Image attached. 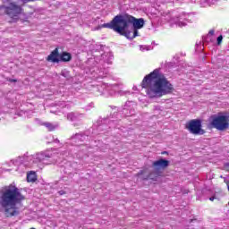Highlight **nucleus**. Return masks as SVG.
<instances>
[{"label": "nucleus", "mask_w": 229, "mask_h": 229, "mask_svg": "<svg viewBox=\"0 0 229 229\" xmlns=\"http://www.w3.org/2000/svg\"><path fill=\"white\" fill-rule=\"evenodd\" d=\"M55 142H59L58 140H55Z\"/></svg>", "instance_id": "obj_28"}, {"label": "nucleus", "mask_w": 229, "mask_h": 229, "mask_svg": "<svg viewBox=\"0 0 229 229\" xmlns=\"http://www.w3.org/2000/svg\"><path fill=\"white\" fill-rule=\"evenodd\" d=\"M169 166V161L167 159H158L153 163V167L156 171H164Z\"/></svg>", "instance_id": "obj_10"}, {"label": "nucleus", "mask_w": 229, "mask_h": 229, "mask_svg": "<svg viewBox=\"0 0 229 229\" xmlns=\"http://www.w3.org/2000/svg\"><path fill=\"white\" fill-rule=\"evenodd\" d=\"M63 76H65V74H64V72H62Z\"/></svg>", "instance_id": "obj_29"}, {"label": "nucleus", "mask_w": 229, "mask_h": 229, "mask_svg": "<svg viewBox=\"0 0 229 229\" xmlns=\"http://www.w3.org/2000/svg\"><path fill=\"white\" fill-rule=\"evenodd\" d=\"M112 124H114V122H111V123H110V126H112Z\"/></svg>", "instance_id": "obj_27"}, {"label": "nucleus", "mask_w": 229, "mask_h": 229, "mask_svg": "<svg viewBox=\"0 0 229 229\" xmlns=\"http://www.w3.org/2000/svg\"><path fill=\"white\" fill-rule=\"evenodd\" d=\"M210 124L219 131H225L229 128V114L219 113L211 116Z\"/></svg>", "instance_id": "obj_7"}, {"label": "nucleus", "mask_w": 229, "mask_h": 229, "mask_svg": "<svg viewBox=\"0 0 229 229\" xmlns=\"http://www.w3.org/2000/svg\"><path fill=\"white\" fill-rule=\"evenodd\" d=\"M145 21L142 18L137 19L131 15H117L109 23H104L102 28L114 30L116 33L130 38V30H141L144 28Z\"/></svg>", "instance_id": "obj_3"}, {"label": "nucleus", "mask_w": 229, "mask_h": 229, "mask_svg": "<svg viewBox=\"0 0 229 229\" xmlns=\"http://www.w3.org/2000/svg\"><path fill=\"white\" fill-rule=\"evenodd\" d=\"M214 33H215L214 30H209L208 35H210L212 37V36H214Z\"/></svg>", "instance_id": "obj_24"}, {"label": "nucleus", "mask_w": 229, "mask_h": 229, "mask_svg": "<svg viewBox=\"0 0 229 229\" xmlns=\"http://www.w3.org/2000/svg\"><path fill=\"white\" fill-rule=\"evenodd\" d=\"M84 139H85V135L75 134V136L72 137L71 140H72L73 146H76V144H78V142L83 141Z\"/></svg>", "instance_id": "obj_12"}, {"label": "nucleus", "mask_w": 229, "mask_h": 229, "mask_svg": "<svg viewBox=\"0 0 229 229\" xmlns=\"http://www.w3.org/2000/svg\"><path fill=\"white\" fill-rule=\"evenodd\" d=\"M115 89H117V85H108L106 83H102L98 87L100 96H106V94H109V96H114V94H115Z\"/></svg>", "instance_id": "obj_9"}, {"label": "nucleus", "mask_w": 229, "mask_h": 229, "mask_svg": "<svg viewBox=\"0 0 229 229\" xmlns=\"http://www.w3.org/2000/svg\"><path fill=\"white\" fill-rule=\"evenodd\" d=\"M21 4H24V3H30L31 1L35 0H20ZM4 5L0 6V11L2 13H6V15H9L11 19H14V21H17V18L21 13H22V7H21V4H18L17 0H4Z\"/></svg>", "instance_id": "obj_5"}, {"label": "nucleus", "mask_w": 229, "mask_h": 229, "mask_svg": "<svg viewBox=\"0 0 229 229\" xmlns=\"http://www.w3.org/2000/svg\"><path fill=\"white\" fill-rule=\"evenodd\" d=\"M187 130L193 135H203L205 131L201 129V120H191L186 124Z\"/></svg>", "instance_id": "obj_8"}, {"label": "nucleus", "mask_w": 229, "mask_h": 229, "mask_svg": "<svg viewBox=\"0 0 229 229\" xmlns=\"http://www.w3.org/2000/svg\"><path fill=\"white\" fill-rule=\"evenodd\" d=\"M59 151L61 153L60 156L63 157V158H64V157H67V155H72L71 152L68 153V152L63 151L62 149Z\"/></svg>", "instance_id": "obj_21"}, {"label": "nucleus", "mask_w": 229, "mask_h": 229, "mask_svg": "<svg viewBox=\"0 0 229 229\" xmlns=\"http://www.w3.org/2000/svg\"><path fill=\"white\" fill-rule=\"evenodd\" d=\"M81 116V114L78 113H69L67 115V119L68 121H78V119H80Z\"/></svg>", "instance_id": "obj_15"}, {"label": "nucleus", "mask_w": 229, "mask_h": 229, "mask_svg": "<svg viewBox=\"0 0 229 229\" xmlns=\"http://www.w3.org/2000/svg\"><path fill=\"white\" fill-rule=\"evenodd\" d=\"M171 24H175L178 28H184L191 22H194V14L185 12H176L170 20Z\"/></svg>", "instance_id": "obj_6"}, {"label": "nucleus", "mask_w": 229, "mask_h": 229, "mask_svg": "<svg viewBox=\"0 0 229 229\" xmlns=\"http://www.w3.org/2000/svg\"><path fill=\"white\" fill-rule=\"evenodd\" d=\"M106 56L107 59H105V62H106V64H112V60H114V55H112L111 53L102 55V58H106Z\"/></svg>", "instance_id": "obj_18"}, {"label": "nucleus", "mask_w": 229, "mask_h": 229, "mask_svg": "<svg viewBox=\"0 0 229 229\" xmlns=\"http://www.w3.org/2000/svg\"><path fill=\"white\" fill-rule=\"evenodd\" d=\"M43 126H46L48 131H55L56 128H58V123H51L49 122H45L42 123Z\"/></svg>", "instance_id": "obj_13"}, {"label": "nucleus", "mask_w": 229, "mask_h": 229, "mask_svg": "<svg viewBox=\"0 0 229 229\" xmlns=\"http://www.w3.org/2000/svg\"><path fill=\"white\" fill-rule=\"evenodd\" d=\"M216 42H217V46H221V42H223V36L220 35L217 38H216Z\"/></svg>", "instance_id": "obj_22"}, {"label": "nucleus", "mask_w": 229, "mask_h": 229, "mask_svg": "<svg viewBox=\"0 0 229 229\" xmlns=\"http://www.w3.org/2000/svg\"><path fill=\"white\" fill-rule=\"evenodd\" d=\"M48 62H53L54 64H56V62H59L58 59V48H55L48 56H47Z\"/></svg>", "instance_id": "obj_11"}, {"label": "nucleus", "mask_w": 229, "mask_h": 229, "mask_svg": "<svg viewBox=\"0 0 229 229\" xmlns=\"http://www.w3.org/2000/svg\"><path fill=\"white\" fill-rule=\"evenodd\" d=\"M54 156L55 153L47 149L33 155L19 157L13 160V164L17 167L15 171H19V169H22V167H38V169H44L46 165L55 164V160L52 159Z\"/></svg>", "instance_id": "obj_4"}, {"label": "nucleus", "mask_w": 229, "mask_h": 229, "mask_svg": "<svg viewBox=\"0 0 229 229\" xmlns=\"http://www.w3.org/2000/svg\"><path fill=\"white\" fill-rule=\"evenodd\" d=\"M209 199H210V201H214L215 198L214 197H210Z\"/></svg>", "instance_id": "obj_25"}, {"label": "nucleus", "mask_w": 229, "mask_h": 229, "mask_svg": "<svg viewBox=\"0 0 229 229\" xmlns=\"http://www.w3.org/2000/svg\"><path fill=\"white\" fill-rule=\"evenodd\" d=\"M24 201V197L19 191V188L11 184L0 189V212H4L6 217H15L21 214L18 205Z\"/></svg>", "instance_id": "obj_2"}, {"label": "nucleus", "mask_w": 229, "mask_h": 229, "mask_svg": "<svg viewBox=\"0 0 229 229\" xmlns=\"http://www.w3.org/2000/svg\"><path fill=\"white\" fill-rule=\"evenodd\" d=\"M139 29H130L129 33H130V38H135V37H139Z\"/></svg>", "instance_id": "obj_17"}, {"label": "nucleus", "mask_w": 229, "mask_h": 229, "mask_svg": "<svg viewBox=\"0 0 229 229\" xmlns=\"http://www.w3.org/2000/svg\"><path fill=\"white\" fill-rule=\"evenodd\" d=\"M75 151H79L78 155H79V158H81V151L82 153H85V151H87V149H89V148L86 145H79L77 147L74 148Z\"/></svg>", "instance_id": "obj_14"}, {"label": "nucleus", "mask_w": 229, "mask_h": 229, "mask_svg": "<svg viewBox=\"0 0 229 229\" xmlns=\"http://www.w3.org/2000/svg\"><path fill=\"white\" fill-rule=\"evenodd\" d=\"M130 105H133V102H126L124 108H123V112H128V110H129L128 106H130Z\"/></svg>", "instance_id": "obj_20"}, {"label": "nucleus", "mask_w": 229, "mask_h": 229, "mask_svg": "<svg viewBox=\"0 0 229 229\" xmlns=\"http://www.w3.org/2000/svg\"><path fill=\"white\" fill-rule=\"evenodd\" d=\"M141 86L150 99L167 96V94H171L174 90L173 84L167 80L160 68H157L146 75Z\"/></svg>", "instance_id": "obj_1"}, {"label": "nucleus", "mask_w": 229, "mask_h": 229, "mask_svg": "<svg viewBox=\"0 0 229 229\" xmlns=\"http://www.w3.org/2000/svg\"><path fill=\"white\" fill-rule=\"evenodd\" d=\"M125 115L128 117V116H130V114H128V113H125Z\"/></svg>", "instance_id": "obj_26"}, {"label": "nucleus", "mask_w": 229, "mask_h": 229, "mask_svg": "<svg viewBox=\"0 0 229 229\" xmlns=\"http://www.w3.org/2000/svg\"><path fill=\"white\" fill-rule=\"evenodd\" d=\"M224 167H225V171L229 172V163H226Z\"/></svg>", "instance_id": "obj_23"}, {"label": "nucleus", "mask_w": 229, "mask_h": 229, "mask_svg": "<svg viewBox=\"0 0 229 229\" xmlns=\"http://www.w3.org/2000/svg\"><path fill=\"white\" fill-rule=\"evenodd\" d=\"M62 62H69L71 60V54L63 53L61 55Z\"/></svg>", "instance_id": "obj_19"}, {"label": "nucleus", "mask_w": 229, "mask_h": 229, "mask_svg": "<svg viewBox=\"0 0 229 229\" xmlns=\"http://www.w3.org/2000/svg\"><path fill=\"white\" fill-rule=\"evenodd\" d=\"M27 181L28 182H37V174L35 172H30L27 174Z\"/></svg>", "instance_id": "obj_16"}]
</instances>
